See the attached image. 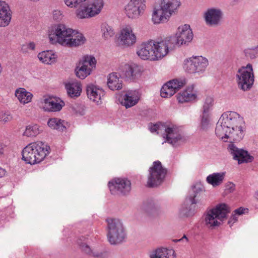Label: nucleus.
I'll use <instances>...</instances> for the list:
<instances>
[{"label":"nucleus","instance_id":"1","mask_svg":"<svg viewBox=\"0 0 258 258\" xmlns=\"http://www.w3.org/2000/svg\"><path fill=\"white\" fill-rule=\"evenodd\" d=\"M48 35L51 44H59L67 47H78L83 45L86 41L82 33L62 23L53 25L49 30Z\"/></svg>","mask_w":258,"mask_h":258},{"label":"nucleus","instance_id":"2","mask_svg":"<svg viewBox=\"0 0 258 258\" xmlns=\"http://www.w3.org/2000/svg\"><path fill=\"white\" fill-rule=\"evenodd\" d=\"M174 46L171 37L160 41L150 40L142 43L137 51L138 56L144 60H158L166 56L169 49Z\"/></svg>","mask_w":258,"mask_h":258},{"label":"nucleus","instance_id":"3","mask_svg":"<svg viewBox=\"0 0 258 258\" xmlns=\"http://www.w3.org/2000/svg\"><path fill=\"white\" fill-rule=\"evenodd\" d=\"M181 5L180 0H160L159 7L154 8L152 21L154 24L164 23L175 15Z\"/></svg>","mask_w":258,"mask_h":258},{"label":"nucleus","instance_id":"4","mask_svg":"<svg viewBox=\"0 0 258 258\" xmlns=\"http://www.w3.org/2000/svg\"><path fill=\"white\" fill-rule=\"evenodd\" d=\"M49 149L47 144L41 141L30 143L22 150V159L31 165L39 163L49 154Z\"/></svg>","mask_w":258,"mask_h":258},{"label":"nucleus","instance_id":"5","mask_svg":"<svg viewBox=\"0 0 258 258\" xmlns=\"http://www.w3.org/2000/svg\"><path fill=\"white\" fill-rule=\"evenodd\" d=\"M107 236L111 244H116L123 241L125 238V232L121 221L116 218H108Z\"/></svg>","mask_w":258,"mask_h":258},{"label":"nucleus","instance_id":"6","mask_svg":"<svg viewBox=\"0 0 258 258\" xmlns=\"http://www.w3.org/2000/svg\"><path fill=\"white\" fill-rule=\"evenodd\" d=\"M162 137L165 142L173 146H177L186 141L181 127L170 122L165 123Z\"/></svg>","mask_w":258,"mask_h":258},{"label":"nucleus","instance_id":"7","mask_svg":"<svg viewBox=\"0 0 258 258\" xmlns=\"http://www.w3.org/2000/svg\"><path fill=\"white\" fill-rule=\"evenodd\" d=\"M104 5L103 0L86 1L83 7L75 10L76 18L82 20L95 17L101 12Z\"/></svg>","mask_w":258,"mask_h":258},{"label":"nucleus","instance_id":"8","mask_svg":"<svg viewBox=\"0 0 258 258\" xmlns=\"http://www.w3.org/2000/svg\"><path fill=\"white\" fill-rule=\"evenodd\" d=\"M229 212L228 206L225 204H220L207 212L205 215V223L206 226L211 228L219 226L221 222L226 218Z\"/></svg>","mask_w":258,"mask_h":258},{"label":"nucleus","instance_id":"9","mask_svg":"<svg viewBox=\"0 0 258 258\" xmlns=\"http://www.w3.org/2000/svg\"><path fill=\"white\" fill-rule=\"evenodd\" d=\"M236 81L238 88L243 91H248L252 87L254 77L251 64L248 63L238 70L236 75Z\"/></svg>","mask_w":258,"mask_h":258},{"label":"nucleus","instance_id":"10","mask_svg":"<svg viewBox=\"0 0 258 258\" xmlns=\"http://www.w3.org/2000/svg\"><path fill=\"white\" fill-rule=\"evenodd\" d=\"M208 65L209 61L206 57L195 56L185 59L183 68L188 74L201 75L206 71Z\"/></svg>","mask_w":258,"mask_h":258},{"label":"nucleus","instance_id":"11","mask_svg":"<svg viewBox=\"0 0 258 258\" xmlns=\"http://www.w3.org/2000/svg\"><path fill=\"white\" fill-rule=\"evenodd\" d=\"M232 123L228 132V140L230 143L233 141H240L245 134V125L243 118L236 112H233Z\"/></svg>","mask_w":258,"mask_h":258},{"label":"nucleus","instance_id":"12","mask_svg":"<svg viewBox=\"0 0 258 258\" xmlns=\"http://www.w3.org/2000/svg\"><path fill=\"white\" fill-rule=\"evenodd\" d=\"M233 112L223 113L216 124L215 134L219 139L225 142H229L228 132L232 123Z\"/></svg>","mask_w":258,"mask_h":258},{"label":"nucleus","instance_id":"13","mask_svg":"<svg viewBox=\"0 0 258 258\" xmlns=\"http://www.w3.org/2000/svg\"><path fill=\"white\" fill-rule=\"evenodd\" d=\"M147 185L149 187L157 186L163 181L167 173V170L164 168L159 161L153 162L149 169Z\"/></svg>","mask_w":258,"mask_h":258},{"label":"nucleus","instance_id":"14","mask_svg":"<svg viewBox=\"0 0 258 258\" xmlns=\"http://www.w3.org/2000/svg\"><path fill=\"white\" fill-rule=\"evenodd\" d=\"M117 41L119 45L123 48L135 45L137 41V36L134 27L130 25L123 26L119 32Z\"/></svg>","mask_w":258,"mask_h":258},{"label":"nucleus","instance_id":"15","mask_svg":"<svg viewBox=\"0 0 258 258\" xmlns=\"http://www.w3.org/2000/svg\"><path fill=\"white\" fill-rule=\"evenodd\" d=\"M224 12L218 7H210L203 14L205 24L209 27H216L220 26L224 19Z\"/></svg>","mask_w":258,"mask_h":258},{"label":"nucleus","instance_id":"16","mask_svg":"<svg viewBox=\"0 0 258 258\" xmlns=\"http://www.w3.org/2000/svg\"><path fill=\"white\" fill-rule=\"evenodd\" d=\"M172 42L174 46L187 45L192 41L194 34L191 27L188 24H182L178 26L175 34V42L171 37ZM173 46L172 48H173Z\"/></svg>","mask_w":258,"mask_h":258},{"label":"nucleus","instance_id":"17","mask_svg":"<svg viewBox=\"0 0 258 258\" xmlns=\"http://www.w3.org/2000/svg\"><path fill=\"white\" fill-rule=\"evenodd\" d=\"M96 60L91 55H86L83 57L82 62L76 69V75L81 79H84L91 74L93 69L95 68Z\"/></svg>","mask_w":258,"mask_h":258},{"label":"nucleus","instance_id":"18","mask_svg":"<svg viewBox=\"0 0 258 258\" xmlns=\"http://www.w3.org/2000/svg\"><path fill=\"white\" fill-rule=\"evenodd\" d=\"M146 9L145 0H130L125 7V13L132 19L138 18L142 15Z\"/></svg>","mask_w":258,"mask_h":258},{"label":"nucleus","instance_id":"19","mask_svg":"<svg viewBox=\"0 0 258 258\" xmlns=\"http://www.w3.org/2000/svg\"><path fill=\"white\" fill-rule=\"evenodd\" d=\"M186 82L184 79H172L163 85L161 89V96L163 98H170L182 88Z\"/></svg>","mask_w":258,"mask_h":258},{"label":"nucleus","instance_id":"20","mask_svg":"<svg viewBox=\"0 0 258 258\" xmlns=\"http://www.w3.org/2000/svg\"><path fill=\"white\" fill-rule=\"evenodd\" d=\"M108 187L112 194L125 195L131 189V183L126 178H116L108 182Z\"/></svg>","mask_w":258,"mask_h":258},{"label":"nucleus","instance_id":"21","mask_svg":"<svg viewBox=\"0 0 258 258\" xmlns=\"http://www.w3.org/2000/svg\"><path fill=\"white\" fill-rule=\"evenodd\" d=\"M227 149L233 159L237 161L239 164L250 163L254 159L253 157L247 151L237 148L234 144L230 143Z\"/></svg>","mask_w":258,"mask_h":258},{"label":"nucleus","instance_id":"22","mask_svg":"<svg viewBox=\"0 0 258 258\" xmlns=\"http://www.w3.org/2000/svg\"><path fill=\"white\" fill-rule=\"evenodd\" d=\"M176 98L179 104L195 103L199 100V93L191 85L178 92Z\"/></svg>","mask_w":258,"mask_h":258},{"label":"nucleus","instance_id":"23","mask_svg":"<svg viewBox=\"0 0 258 258\" xmlns=\"http://www.w3.org/2000/svg\"><path fill=\"white\" fill-rule=\"evenodd\" d=\"M65 103L59 98L48 97L40 102V108L46 112L59 111L64 106Z\"/></svg>","mask_w":258,"mask_h":258},{"label":"nucleus","instance_id":"24","mask_svg":"<svg viewBox=\"0 0 258 258\" xmlns=\"http://www.w3.org/2000/svg\"><path fill=\"white\" fill-rule=\"evenodd\" d=\"M86 90L87 97L90 100L97 104L101 102L102 97L104 95V91L100 86L90 83L86 86Z\"/></svg>","mask_w":258,"mask_h":258},{"label":"nucleus","instance_id":"25","mask_svg":"<svg viewBox=\"0 0 258 258\" xmlns=\"http://www.w3.org/2000/svg\"><path fill=\"white\" fill-rule=\"evenodd\" d=\"M141 97V94L139 91L129 90L123 95L120 103L125 108H131L138 103Z\"/></svg>","mask_w":258,"mask_h":258},{"label":"nucleus","instance_id":"26","mask_svg":"<svg viewBox=\"0 0 258 258\" xmlns=\"http://www.w3.org/2000/svg\"><path fill=\"white\" fill-rule=\"evenodd\" d=\"M12 12L9 4L0 0V27L8 26L12 19Z\"/></svg>","mask_w":258,"mask_h":258},{"label":"nucleus","instance_id":"27","mask_svg":"<svg viewBox=\"0 0 258 258\" xmlns=\"http://www.w3.org/2000/svg\"><path fill=\"white\" fill-rule=\"evenodd\" d=\"M143 69L136 64H126L124 67V74L128 80L135 81L139 79L142 74Z\"/></svg>","mask_w":258,"mask_h":258},{"label":"nucleus","instance_id":"28","mask_svg":"<svg viewBox=\"0 0 258 258\" xmlns=\"http://www.w3.org/2000/svg\"><path fill=\"white\" fill-rule=\"evenodd\" d=\"M37 57L41 62L50 65L55 63L57 61L58 56L54 51L48 50L39 52Z\"/></svg>","mask_w":258,"mask_h":258},{"label":"nucleus","instance_id":"29","mask_svg":"<svg viewBox=\"0 0 258 258\" xmlns=\"http://www.w3.org/2000/svg\"><path fill=\"white\" fill-rule=\"evenodd\" d=\"M15 96L19 102L25 105L32 101L33 95L24 88H18L15 91Z\"/></svg>","mask_w":258,"mask_h":258},{"label":"nucleus","instance_id":"30","mask_svg":"<svg viewBox=\"0 0 258 258\" xmlns=\"http://www.w3.org/2000/svg\"><path fill=\"white\" fill-rule=\"evenodd\" d=\"M149 256L150 258H175L176 255L173 249L161 247L152 251Z\"/></svg>","mask_w":258,"mask_h":258},{"label":"nucleus","instance_id":"31","mask_svg":"<svg viewBox=\"0 0 258 258\" xmlns=\"http://www.w3.org/2000/svg\"><path fill=\"white\" fill-rule=\"evenodd\" d=\"M107 86L111 90H118L122 88L120 76L116 73L110 74L107 77Z\"/></svg>","mask_w":258,"mask_h":258},{"label":"nucleus","instance_id":"32","mask_svg":"<svg viewBox=\"0 0 258 258\" xmlns=\"http://www.w3.org/2000/svg\"><path fill=\"white\" fill-rule=\"evenodd\" d=\"M65 87L68 95L72 98L79 96L82 92L81 84L77 81H72L67 83Z\"/></svg>","mask_w":258,"mask_h":258},{"label":"nucleus","instance_id":"33","mask_svg":"<svg viewBox=\"0 0 258 258\" xmlns=\"http://www.w3.org/2000/svg\"><path fill=\"white\" fill-rule=\"evenodd\" d=\"M225 174V172L213 173L207 177L206 181L213 187L218 186L223 183Z\"/></svg>","mask_w":258,"mask_h":258},{"label":"nucleus","instance_id":"34","mask_svg":"<svg viewBox=\"0 0 258 258\" xmlns=\"http://www.w3.org/2000/svg\"><path fill=\"white\" fill-rule=\"evenodd\" d=\"M47 125L51 129L62 132L66 129L67 122L59 118L52 117L48 120Z\"/></svg>","mask_w":258,"mask_h":258},{"label":"nucleus","instance_id":"35","mask_svg":"<svg viewBox=\"0 0 258 258\" xmlns=\"http://www.w3.org/2000/svg\"><path fill=\"white\" fill-rule=\"evenodd\" d=\"M100 34L102 38L105 40H109L113 37L115 31L113 27L106 22L102 23L100 25Z\"/></svg>","mask_w":258,"mask_h":258},{"label":"nucleus","instance_id":"36","mask_svg":"<svg viewBox=\"0 0 258 258\" xmlns=\"http://www.w3.org/2000/svg\"><path fill=\"white\" fill-rule=\"evenodd\" d=\"M214 105V99L212 97L207 96L203 102L201 109L202 114L211 115V112Z\"/></svg>","mask_w":258,"mask_h":258},{"label":"nucleus","instance_id":"37","mask_svg":"<svg viewBox=\"0 0 258 258\" xmlns=\"http://www.w3.org/2000/svg\"><path fill=\"white\" fill-rule=\"evenodd\" d=\"M199 129L200 131H207L211 126V115L201 114Z\"/></svg>","mask_w":258,"mask_h":258},{"label":"nucleus","instance_id":"38","mask_svg":"<svg viewBox=\"0 0 258 258\" xmlns=\"http://www.w3.org/2000/svg\"><path fill=\"white\" fill-rule=\"evenodd\" d=\"M78 243L79 245L81 250L84 253L94 257L99 256V254L98 253L93 251L87 242H83L81 239H79L78 241Z\"/></svg>","mask_w":258,"mask_h":258},{"label":"nucleus","instance_id":"39","mask_svg":"<svg viewBox=\"0 0 258 258\" xmlns=\"http://www.w3.org/2000/svg\"><path fill=\"white\" fill-rule=\"evenodd\" d=\"M40 133L39 126L37 124L28 125L24 133V135L30 137H35Z\"/></svg>","mask_w":258,"mask_h":258},{"label":"nucleus","instance_id":"40","mask_svg":"<svg viewBox=\"0 0 258 258\" xmlns=\"http://www.w3.org/2000/svg\"><path fill=\"white\" fill-rule=\"evenodd\" d=\"M201 191V188L199 186L195 185L192 187L187 199L191 205H195L198 203V201L196 199V198L197 197L198 193Z\"/></svg>","mask_w":258,"mask_h":258},{"label":"nucleus","instance_id":"41","mask_svg":"<svg viewBox=\"0 0 258 258\" xmlns=\"http://www.w3.org/2000/svg\"><path fill=\"white\" fill-rule=\"evenodd\" d=\"M165 123H157L156 124H150L149 125V130L152 133H156L158 135H161L162 136L164 131Z\"/></svg>","mask_w":258,"mask_h":258},{"label":"nucleus","instance_id":"42","mask_svg":"<svg viewBox=\"0 0 258 258\" xmlns=\"http://www.w3.org/2000/svg\"><path fill=\"white\" fill-rule=\"evenodd\" d=\"M13 118L12 114L8 110L0 111V122L5 124L12 120Z\"/></svg>","mask_w":258,"mask_h":258},{"label":"nucleus","instance_id":"43","mask_svg":"<svg viewBox=\"0 0 258 258\" xmlns=\"http://www.w3.org/2000/svg\"><path fill=\"white\" fill-rule=\"evenodd\" d=\"M244 53L247 57L251 59L258 57V45L254 47L245 49Z\"/></svg>","mask_w":258,"mask_h":258},{"label":"nucleus","instance_id":"44","mask_svg":"<svg viewBox=\"0 0 258 258\" xmlns=\"http://www.w3.org/2000/svg\"><path fill=\"white\" fill-rule=\"evenodd\" d=\"M52 17L55 21H60L64 17L63 12L58 9L54 10L52 12Z\"/></svg>","mask_w":258,"mask_h":258},{"label":"nucleus","instance_id":"45","mask_svg":"<svg viewBox=\"0 0 258 258\" xmlns=\"http://www.w3.org/2000/svg\"><path fill=\"white\" fill-rule=\"evenodd\" d=\"M248 212V209L247 208L240 207L233 211L238 217L243 214H247Z\"/></svg>","mask_w":258,"mask_h":258},{"label":"nucleus","instance_id":"46","mask_svg":"<svg viewBox=\"0 0 258 258\" xmlns=\"http://www.w3.org/2000/svg\"><path fill=\"white\" fill-rule=\"evenodd\" d=\"M35 48V44L33 42H29L28 44L25 45H23L22 46V49L23 50H25L26 51H28L29 50H33Z\"/></svg>","mask_w":258,"mask_h":258},{"label":"nucleus","instance_id":"47","mask_svg":"<svg viewBox=\"0 0 258 258\" xmlns=\"http://www.w3.org/2000/svg\"><path fill=\"white\" fill-rule=\"evenodd\" d=\"M238 217L233 212L232 214L231 217L229 218L228 221V224L230 226H232L234 223L236 222L238 220Z\"/></svg>","mask_w":258,"mask_h":258},{"label":"nucleus","instance_id":"48","mask_svg":"<svg viewBox=\"0 0 258 258\" xmlns=\"http://www.w3.org/2000/svg\"><path fill=\"white\" fill-rule=\"evenodd\" d=\"M181 213L183 215L186 217L191 216L195 213V210L191 208L188 211L186 209H183L181 211Z\"/></svg>","mask_w":258,"mask_h":258},{"label":"nucleus","instance_id":"49","mask_svg":"<svg viewBox=\"0 0 258 258\" xmlns=\"http://www.w3.org/2000/svg\"><path fill=\"white\" fill-rule=\"evenodd\" d=\"M177 242L183 241L187 242L188 241V238L186 237L185 235H184L181 238L176 240Z\"/></svg>","mask_w":258,"mask_h":258},{"label":"nucleus","instance_id":"50","mask_svg":"<svg viewBox=\"0 0 258 258\" xmlns=\"http://www.w3.org/2000/svg\"><path fill=\"white\" fill-rule=\"evenodd\" d=\"M6 170L0 167V178L4 176L6 174Z\"/></svg>","mask_w":258,"mask_h":258},{"label":"nucleus","instance_id":"51","mask_svg":"<svg viewBox=\"0 0 258 258\" xmlns=\"http://www.w3.org/2000/svg\"><path fill=\"white\" fill-rule=\"evenodd\" d=\"M254 197L256 200L258 201V191L255 192Z\"/></svg>","mask_w":258,"mask_h":258},{"label":"nucleus","instance_id":"52","mask_svg":"<svg viewBox=\"0 0 258 258\" xmlns=\"http://www.w3.org/2000/svg\"><path fill=\"white\" fill-rule=\"evenodd\" d=\"M3 151L2 150H0V154H3Z\"/></svg>","mask_w":258,"mask_h":258}]
</instances>
